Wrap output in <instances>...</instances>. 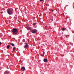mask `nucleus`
Returning <instances> with one entry per match:
<instances>
[{
  "mask_svg": "<svg viewBox=\"0 0 74 74\" xmlns=\"http://www.w3.org/2000/svg\"><path fill=\"white\" fill-rule=\"evenodd\" d=\"M18 31L17 29L16 28L13 29L12 32L14 34H16L18 33Z\"/></svg>",
  "mask_w": 74,
  "mask_h": 74,
  "instance_id": "1",
  "label": "nucleus"
},
{
  "mask_svg": "<svg viewBox=\"0 0 74 74\" xmlns=\"http://www.w3.org/2000/svg\"><path fill=\"white\" fill-rule=\"evenodd\" d=\"M8 13L9 15H11L13 12V10L11 9H8Z\"/></svg>",
  "mask_w": 74,
  "mask_h": 74,
  "instance_id": "2",
  "label": "nucleus"
},
{
  "mask_svg": "<svg viewBox=\"0 0 74 74\" xmlns=\"http://www.w3.org/2000/svg\"><path fill=\"white\" fill-rule=\"evenodd\" d=\"M25 44H26V45H25L24 46L25 48H27V47H29V45H28L27 44V43H25Z\"/></svg>",
  "mask_w": 74,
  "mask_h": 74,
  "instance_id": "3",
  "label": "nucleus"
},
{
  "mask_svg": "<svg viewBox=\"0 0 74 74\" xmlns=\"http://www.w3.org/2000/svg\"><path fill=\"white\" fill-rule=\"evenodd\" d=\"M31 32L32 33H36V31L34 30H32Z\"/></svg>",
  "mask_w": 74,
  "mask_h": 74,
  "instance_id": "4",
  "label": "nucleus"
},
{
  "mask_svg": "<svg viewBox=\"0 0 74 74\" xmlns=\"http://www.w3.org/2000/svg\"><path fill=\"white\" fill-rule=\"evenodd\" d=\"M8 73H9V72H8V71H5V72L4 74H8Z\"/></svg>",
  "mask_w": 74,
  "mask_h": 74,
  "instance_id": "5",
  "label": "nucleus"
},
{
  "mask_svg": "<svg viewBox=\"0 0 74 74\" xmlns=\"http://www.w3.org/2000/svg\"><path fill=\"white\" fill-rule=\"evenodd\" d=\"M21 70L22 71H25V68L24 67H23L21 68Z\"/></svg>",
  "mask_w": 74,
  "mask_h": 74,
  "instance_id": "6",
  "label": "nucleus"
},
{
  "mask_svg": "<svg viewBox=\"0 0 74 74\" xmlns=\"http://www.w3.org/2000/svg\"><path fill=\"white\" fill-rule=\"evenodd\" d=\"M44 62H48V60H47V59H44Z\"/></svg>",
  "mask_w": 74,
  "mask_h": 74,
  "instance_id": "7",
  "label": "nucleus"
},
{
  "mask_svg": "<svg viewBox=\"0 0 74 74\" xmlns=\"http://www.w3.org/2000/svg\"><path fill=\"white\" fill-rule=\"evenodd\" d=\"M27 29L28 30H30V29H31V28H30V27H27Z\"/></svg>",
  "mask_w": 74,
  "mask_h": 74,
  "instance_id": "8",
  "label": "nucleus"
},
{
  "mask_svg": "<svg viewBox=\"0 0 74 74\" xmlns=\"http://www.w3.org/2000/svg\"><path fill=\"white\" fill-rule=\"evenodd\" d=\"M10 47V45H8L7 46V49H9V48Z\"/></svg>",
  "mask_w": 74,
  "mask_h": 74,
  "instance_id": "9",
  "label": "nucleus"
},
{
  "mask_svg": "<svg viewBox=\"0 0 74 74\" xmlns=\"http://www.w3.org/2000/svg\"><path fill=\"white\" fill-rule=\"evenodd\" d=\"M62 31H64L65 30L64 28H62Z\"/></svg>",
  "mask_w": 74,
  "mask_h": 74,
  "instance_id": "10",
  "label": "nucleus"
},
{
  "mask_svg": "<svg viewBox=\"0 0 74 74\" xmlns=\"http://www.w3.org/2000/svg\"><path fill=\"white\" fill-rule=\"evenodd\" d=\"M11 45H12V46H13V47H14L15 46V45H14V44L13 43H12L11 44Z\"/></svg>",
  "mask_w": 74,
  "mask_h": 74,
  "instance_id": "11",
  "label": "nucleus"
},
{
  "mask_svg": "<svg viewBox=\"0 0 74 74\" xmlns=\"http://www.w3.org/2000/svg\"><path fill=\"white\" fill-rule=\"evenodd\" d=\"M41 56H44V54L42 55V54H40Z\"/></svg>",
  "mask_w": 74,
  "mask_h": 74,
  "instance_id": "12",
  "label": "nucleus"
},
{
  "mask_svg": "<svg viewBox=\"0 0 74 74\" xmlns=\"http://www.w3.org/2000/svg\"><path fill=\"white\" fill-rule=\"evenodd\" d=\"M15 48H15V47H14L13 48V51H14L15 49Z\"/></svg>",
  "mask_w": 74,
  "mask_h": 74,
  "instance_id": "13",
  "label": "nucleus"
},
{
  "mask_svg": "<svg viewBox=\"0 0 74 74\" xmlns=\"http://www.w3.org/2000/svg\"><path fill=\"white\" fill-rule=\"evenodd\" d=\"M36 23H33V25H36Z\"/></svg>",
  "mask_w": 74,
  "mask_h": 74,
  "instance_id": "14",
  "label": "nucleus"
},
{
  "mask_svg": "<svg viewBox=\"0 0 74 74\" xmlns=\"http://www.w3.org/2000/svg\"><path fill=\"white\" fill-rule=\"evenodd\" d=\"M23 42H25V40H23Z\"/></svg>",
  "mask_w": 74,
  "mask_h": 74,
  "instance_id": "15",
  "label": "nucleus"
},
{
  "mask_svg": "<svg viewBox=\"0 0 74 74\" xmlns=\"http://www.w3.org/2000/svg\"><path fill=\"white\" fill-rule=\"evenodd\" d=\"M43 0H40V1H43Z\"/></svg>",
  "mask_w": 74,
  "mask_h": 74,
  "instance_id": "16",
  "label": "nucleus"
},
{
  "mask_svg": "<svg viewBox=\"0 0 74 74\" xmlns=\"http://www.w3.org/2000/svg\"><path fill=\"white\" fill-rule=\"evenodd\" d=\"M43 55H44V54L45 53V52H43Z\"/></svg>",
  "mask_w": 74,
  "mask_h": 74,
  "instance_id": "17",
  "label": "nucleus"
},
{
  "mask_svg": "<svg viewBox=\"0 0 74 74\" xmlns=\"http://www.w3.org/2000/svg\"><path fill=\"white\" fill-rule=\"evenodd\" d=\"M1 42H0V45H1Z\"/></svg>",
  "mask_w": 74,
  "mask_h": 74,
  "instance_id": "18",
  "label": "nucleus"
},
{
  "mask_svg": "<svg viewBox=\"0 0 74 74\" xmlns=\"http://www.w3.org/2000/svg\"><path fill=\"white\" fill-rule=\"evenodd\" d=\"M52 12H53V10H52Z\"/></svg>",
  "mask_w": 74,
  "mask_h": 74,
  "instance_id": "19",
  "label": "nucleus"
},
{
  "mask_svg": "<svg viewBox=\"0 0 74 74\" xmlns=\"http://www.w3.org/2000/svg\"><path fill=\"white\" fill-rule=\"evenodd\" d=\"M51 20H52V21H53V19H51Z\"/></svg>",
  "mask_w": 74,
  "mask_h": 74,
  "instance_id": "20",
  "label": "nucleus"
}]
</instances>
